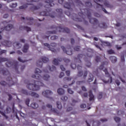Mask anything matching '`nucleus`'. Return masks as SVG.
I'll list each match as a JSON object with an SVG mask.
<instances>
[{
    "label": "nucleus",
    "instance_id": "37",
    "mask_svg": "<svg viewBox=\"0 0 126 126\" xmlns=\"http://www.w3.org/2000/svg\"><path fill=\"white\" fill-rule=\"evenodd\" d=\"M84 57V55L82 54H79L77 56V60H79L80 61V63H81V60H80L81 59H82Z\"/></svg>",
    "mask_w": 126,
    "mask_h": 126
},
{
    "label": "nucleus",
    "instance_id": "26",
    "mask_svg": "<svg viewBox=\"0 0 126 126\" xmlns=\"http://www.w3.org/2000/svg\"><path fill=\"white\" fill-rule=\"evenodd\" d=\"M40 59L44 63H47L49 62V58H46V57H42Z\"/></svg>",
    "mask_w": 126,
    "mask_h": 126
},
{
    "label": "nucleus",
    "instance_id": "58",
    "mask_svg": "<svg viewBox=\"0 0 126 126\" xmlns=\"http://www.w3.org/2000/svg\"><path fill=\"white\" fill-rule=\"evenodd\" d=\"M76 27L78 28V29H79L80 30H83V28L81 27V26L78 25H75Z\"/></svg>",
    "mask_w": 126,
    "mask_h": 126
},
{
    "label": "nucleus",
    "instance_id": "12",
    "mask_svg": "<svg viewBox=\"0 0 126 126\" xmlns=\"http://www.w3.org/2000/svg\"><path fill=\"white\" fill-rule=\"evenodd\" d=\"M103 71L105 72L106 76H107V77H109V79H108V81H106L103 79L102 80L103 82H104V83H112V82H113V78H112V77H111V75H110V74H109V72H108V69L107 68H105L104 69Z\"/></svg>",
    "mask_w": 126,
    "mask_h": 126
},
{
    "label": "nucleus",
    "instance_id": "41",
    "mask_svg": "<svg viewBox=\"0 0 126 126\" xmlns=\"http://www.w3.org/2000/svg\"><path fill=\"white\" fill-rule=\"evenodd\" d=\"M74 1L76 3H78L79 5H83V3H82V2L80 0H74Z\"/></svg>",
    "mask_w": 126,
    "mask_h": 126
},
{
    "label": "nucleus",
    "instance_id": "64",
    "mask_svg": "<svg viewBox=\"0 0 126 126\" xmlns=\"http://www.w3.org/2000/svg\"><path fill=\"white\" fill-rule=\"evenodd\" d=\"M121 62H125V56L124 55L121 56Z\"/></svg>",
    "mask_w": 126,
    "mask_h": 126
},
{
    "label": "nucleus",
    "instance_id": "51",
    "mask_svg": "<svg viewBox=\"0 0 126 126\" xmlns=\"http://www.w3.org/2000/svg\"><path fill=\"white\" fill-rule=\"evenodd\" d=\"M75 51H80V46H76L74 48Z\"/></svg>",
    "mask_w": 126,
    "mask_h": 126
},
{
    "label": "nucleus",
    "instance_id": "18",
    "mask_svg": "<svg viewBox=\"0 0 126 126\" xmlns=\"http://www.w3.org/2000/svg\"><path fill=\"white\" fill-rule=\"evenodd\" d=\"M1 44L5 47H11V45H12L11 41L8 40H4V41L2 42Z\"/></svg>",
    "mask_w": 126,
    "mask_h": 126
},
{
    "label": "nucleus",
    "instance_id": "46",
    "mask_svg": "<svg viewBox=\"0 0 126 126\" xmlns=\"http://www.w3.org/2000/svg\"><path fill=\"white\" fill-rule=\"evenodd\" d=\"M18 60L19 62H20V63H26V62H27V60H23L20 57L18 58Z\"/></svg>",
    "mask_w": 126,
    "mask_h": 126
},
{
    "label": "nucleus",
    "instance_id": "40",
    "mask_svg": "<svg viewBox=\"0 0 126 126\" xmlns=\"http://www.w3.org/2000/svg\"><path fill=\"white\" fill-rule=\"evenodd\" d=\"M57 68H56V66L52 65V67H49V70L50 71H55Z\"/></svg>",
    "mask_w": 126,
    "mask_h": 126
},
{
    "label": "nucleus",
    "instance_id": "16",
    "mask_svg": "<svg viewBox=\"0 0 126 126\" xmlns=\"http://www.w3.org/2000/svg\"><path fill=\"white\" fill-rule=\"evenodd\" d=\"M53 92L50 90L44 91L42 92V95L46 98H49L50 99H53L52 97H50L51 95H52Z\"/></svg>",
    "mask_w": 126,
    "mask_h": 126
},
{
    "label": "nucleus",
    "instance_id": "6",
    "mask_svg": "<svg viewBox=\"0 0 126 126\" xmlns=\"http://www.w3.org/2000/svg\"><path fill=\"white\" fill-rule=\"evenodd\" d=\"M94 1L97 4L96 8H99V7H100L101 8H102V10L104 11L105 13H108V12L107 11V10H106L104 7H103L102 5L100 4L97 2H104V4L106 7H109L110 8L112 7L111 5L109 3V1L107 0H105L104 1H103V0H94Z\"/></svg>",
    "mask_w": 126,
    "mask_h": 126
},
{
    "label": "nucleus",
    "instance_id": "23",
    "mask_svg": "<svg viewBox=\"0 0 126 126\" xmlns=\"http://www.w3.org/2000/svg\"><path fill=\"white\" fill-rule=\"evenodd\" d=\"M2 109H3V107H1V103L0 102V110H2ZM0 114H1L2 116H3V117L5 118L6 120H7L8 119V117H7V116H6L5 114H4L3 112H1L0 110Z\"/></svg>",
    "mask_w": 126,
    "mask_h": 126
},
{
    "label": "nucleus",
    "instance_id": "39",
    "mask_svg": "<svg viewBox=\"0 0 126 126\" xmlns=\"http://www.w3.org/2000/svg\"><path fill=\"white\" fill-rule=\"evenodd\" d=\"M85 5L88 7H92V3H91V2H85Z\"/></svg>",
    "mask_w": 126,
    "mask_h": 126
},
{
    "label": "nucleus",
    "instance_id": "10",
    "mask_svg": "<svg viewBox=\"0 0 126 126\" xmlns=\"http://www.w3.org/2000/svg\"><path fill=\"white\" fill-rule=\"evenodd\" d=\"M63 62L65 63H70V60H69V59H67L66 58H64L63 59L59 58L58 60L56 59H54L53 61V63L55 65H59V63L61 62H63Z\"/></svg>",
    "mask_w": 126,
    "mask_h": 126
},
{
    "label": "nucleus",
    "instance_id": "20",
    "mask_svg": "<svg viewBox=\"0 0 126 126\" xmlns=\"http://www.w3.org/2000/svg\"><path fill=\"white\" fill-rule=\"evenodd\" d=\"M20 30H26L27 32H28L29 31H31V28L27 26H26V27L20 26Z\"/></svg>",
    "mask_w": 126,
    "mask_h": 126
},
{
    "label": "nucleus",
    "instance_id": "34",
    "mask_svg": "<svg viewBox=\"0 0 126 126\" xmlns=\"http://www.w3.org/2000/svg\"><path fill=\"white\" fill-rule=\"evenodd\" d=\"M36 66H38V67H42L43 66V62L41 61H38L36 63Z\"/></svg>",
    "mask_w": 126,
    "mask_h": 126
},
{
    "label": "nucleus",
    "instance_id": "7",
    "mask_svg": "<svg viewBox=\"0 0 126 126\" xmlns=\"http://www.w3.org/2000/svg\"><path fill=\"white\" fill-rule=\"evenodd\" d=\"M32 5L31 7V9L32 10H37L39 9V8H40L41 7L43 6V4H42V3L38 4L37 6H35L31 3H30V4L27 3V4H24L22 6H20L19 8H20V9H25V8H27L28 7V5Z\"/></svg>",
    "mask_w": 126,
    "mask_h": 126
},
{
    "label": "nucleus",
    "instance_id": "32",
    "mask_svg": "<svg viewBox=\"0 0 126 126\" xmlns=\"http://www.w3.org/2000/svg\"><path fill=\"white\" fill-rule=\"evenodd\" d=\"M109 59L110 61H111L112 63H113L117 62V57L115 56H110L109 57Z\"/></svg>",
    "mask_w": 126,
    "mask_h": 126
},
{
    "label": "nucleus",
    "instance_id": "47",
    "mask_svg": "<svg viewBox=\"0 0 126 126\" xmlns=\"http://www.w3.org/2000/svg\"><path fill=\"white\" fill-rule=\"evenodd\" d=\"M58 37L56 35H53L51 37L50 39L51 40H57L58 39Z\"/></svg>",
    "mask_w": 126,
    "mask_h": 126
},
{
    "label": "nucleus",
    "instance_id": "9",
    "mask_svg": "<svg viewBox=\"0 0 126 126\" xmlns=\"http://www.w3.org/2000/svg\"><path fill=\"white\" fill-rule=\"evenodd\" d=\"M21 93L26 95L27 96H32V97H34V98H39V94H36L35 92H28L24 89H22L21 91Z\"/></svg>",
    "mask_w": 126,
    "mask_h": 126
},
{
    "label": "nucleus",
    "instance_id": "43",
    "mask_svg": "<svg viewBox=\"0 0 126 126\" xmlns=\"http://www.w3.org/2000/svg\"><path fill=\"white\" fill-rule=\"evenodd\" d=\"M107 52L109 55H112L113 54H115V52L114 51V50H113L112 49H110L109 50H108Z\"/></svg>",
    "mask_w": 126,
    "mask_h": 126
},
{
    "label": "nucleus",
    "instance_id": "3",
    "mask_svg": "<svg viewBox=\"0 0 126 126\" xmlns=\"http://www.w3.org/2000/svg\"><path fill=\"white\" fill-rule=\"evenodd\" d=\"M0 72H2L3 75L4 76H8V77L6 78V81L7 83L5 82L4 81H1L0 82V84L2 85V86H6V87H11L12 85H15L16 83H17V79L14 78L15 81H13V79L11 78L10 77V73L8 70L4 69L0 67Z\"/></svg>",
    "mask_w": 126,
    "mask_h": 126
},
{
    "label": "nucleus",
    "instance_id": "27",
    "mask_svg": "<svg viewBox=\"0 0 126 126\" xmlns=\"http://www.w3.org/2000/svg\"><path fill=\"white\" fill-rule=\"evenodd\" d=\"M31 107L32 108V109H37V108L39 107V105H38L37 103L33 102L31 104Z\"/></svg>",
    "mask_w": 126,
    "mask_h": 126
},
{
    "label": "nucleus",
    "instance_id": "25",
    "mask_svg": "<svg viewBox=\"0 0 126 126\" xmlns=\"http://www.w3.org/2000/svg\"><path fill=\"white\" fill-rule=\"evenodd\" d=\"M93 80H94V76H93V74L90 73L89 78L88 79V82H92Z\"/></svg>",
    "mask_w": 126,
    "mask_h": 126
},
{
    "label": "nucleus",
    "instance_id": "4",
    "mask_svg": "<svg viewBox=\"0 0 126 126\" xmlns=\"http://www.w3.org/2000/svg\"><path fill=\"white\" fill-rule=\"evenodd\" d=\"M57 0H45L46 3L47 4L44 6L45 7V11L41 12L40 13V15L42 16H50L52 18H55V15H52L51 11H52V9L50 7L54 6L55 5V1Z\"/></svg>",
    "mask_w": 126,
    "mask_h": 126
},
{
    "label": "nucleus",
    "instance_id": "11",
    "mask_svg": "<svg viewBox=\"0 0 126 126\" xmlns=\"http://www.w3.org/2000/svg\"><path fill=\"white\" fill-rule=\"evenodd\" d=\"M44 45L45 46V47H47V48H48V49H49L50 51H51V52L56 53L57 50L55 48H51V47L56 48V47H57V43L54 42L51 43L50 45L48 43H44Z\"/></svg>",
    "mask_w": 126,
    "mask_h": 126
},
{
    "label": "nucleus",
    "instance_id": "1",
    "mask_svg": "<svg viewBox=\"0 0 126 126\" xmlns=\"http://www.w3.org/2000/svg\"><path fill=\"white\" fill-rule=\"evenodd\" d=\"M43 72H44V75L42 77L40 73H42V71L40 70V69L36 68L34 71L35 74L32 75V78H34L35 79H37V81L32 80L34 82L33 84H28L27 87L28 89L30 90H32V91H37V90H40V87L41 86L43 87L44 86V83L42 82L43 80H45L46 81H48L49 79H50V75L48 74L49 71L46 70L45 69L43 70Z\"/></svg>",
    "mask_w": 126,
    "mask_h": 126
},
{
    "label": "nucleus",
    "instance_id": "15",
    "mask_svg": "<svg viewBox=\"0 0 126 126\" xmlns=\"http://www.w3.org/2000/svg\"><path fill=\"white\" fill-rule=\"evenodd\" d=\"M61 49L65 54H66V55H68L69 56H71V55H72V51H71V47L70 46H69V48H68V50H66L65 47L63 46H61Z\"/></svg>",
    "mask_w": 126,
    "mask_h": 126
},
{
    "label": "nucleus",
    "instance_id": "33",
    "mask_svg": "<svg viewBox=\"0 0 126 126\" xmlns=\"http://www.w3.org/2000/svg\"><path fill=\"white\" fill-rule=\"evenodd\" d=\"M99 26L100 27V28H103V29L107 28V25L105 23H102L99 24Z\"/></svg>",
    "mask_w": 126,
    "mask_h": 126
},
{
    "label": "nucleus",
    "instance_id": "44",
    "mask_svg": "<svg viewBox=\"0 0 126 126\" xmlns=\"http://www.w3.org/2000/svg\"><path fill=\"white\" fill-rule=\"evenodd\" d=\"M64 81H70L71 80V78L70 77H65L63 78Z\"/></svg>",
    "mask_w": 126,
    "mask_h": 126
},
{
    "label": "nucleus",
    "instance_id": "54",
    "mask_svg": "<svg viewBox=\"0 0 126 126\" xmlns=\"http://www.w3.org/2000/svg\"><path fill=\"white\" fill-rule=\"evenodd\" d=\"M61 99L62 101H66L67 100V96H63L61 97Z\"/></svg>",
    "mask_w": 126,
    "mask_h": 126
},
{
    "label": "nucleus",
    "instance_id": "56",
    "mask_svg": "<svg viewBox=\"0 0 126 126\" xmlns=\"http://www.w3.org/2000/svg\"><path fill=\"white\" fill-rule=\"evenodd\" d=\"M65 14L66 15H67V16H68L69 17H70V16L71 15L69 11H65Z\"/></svg>",
    "mask_w": 126,
    "mask_h": 126
},
{
    "label": "nucleus",
    "instance_id": "49",
    "mask_svg": "<svg viewBox=\"0 0 126 126\" xmlns=\"http://www.w3.org/2000/svg\"><path fill=\"white\" fill-rule=\"evenodd\" d=\"M6 52H7V51L5 50H1L0 51V55L1 56L2 55V54H6Z\"/></svg>",
    "mask_w": 126,
    "mask_h": 126
},
{
    "label": "nucleus",
    "instance_id": "62",
    "mask_svg": "<svg viewBox=\"0 0 126 126\" xmlns=\"http://www.w3.org/2000/svg\"><path fill=\"white\" fill-rule=\"evenodd\" d=\"M56 11L57 12H59V13H61V14L63 13V9H57Z\"/></svg>",
    "mask_w": 126,
    "mask_h": 126
},
{
    "label": "nucleus",
    "instance_id": "53",
    "mask_svg": "<svg viewBox=\"0 0 126 126\" xmlns=\"http://www.w3.org/2000/svg\"><path fill=\"white\" fill-rule=\"evenodd\" d=\"M39 0H28L27 2H37L39 1Z\"/></svg>",
    "mask_w": 126,
    "mask_h": 126
},
{
    "label": "nucleus",
    "instance_id": "13",
    "mask_svg": "<svg viewBox=\"0 0 126 126\" xmlns=\"http://www.w3.org/2000/svg\"><path fill=\"white\" fill-rule=\"evenodd\" d=\"M12 28H13V26L11 24H9L5 27H2L0 29L1 31H0V34L1 33L3 30H5V31H10ZM1 39H2V36L0 34V40H1Z\"/></svg>",
    "mask_w": 126,
    "mask_h": 126
},
{
    "label": "nucleus",
    "instance_id": "55",
    "mask_svg": "<svg viewBox=\"0 0 126 126\" xmlns=\"http://www.w3.org/2000/svg\"><path fill=\"white\" fill-rule=\"evenodd\" d=\"M6 94L8 96L9 98H8V100L10 101V100H11V99H12V96L11 95V94H8V93H6Z\"/></svg>",
    "mask_w": 126,
    "mask_h": 126
},
{
    "label": "nucleus",
    "instance_id": "59",
    "mask_svg": "<svg viewBox=\"0 0 126 126\" xmlns=\"http://www.w3.org/2000/svg\"><path fill=\"white\" fill-rule=\"evenodd\" d=\"M58 2L63 5V2H64V0H58Z\"/></svg>",
    "mask_w": 126,
    "mask_h": 126
},
{
    "label": "nucleus",
    "instance_id": "31",
    "mask_svg": "<svg viewBox=\"0 0 126 126\" xmlns=\"http://www.w3.org/2000/svg\"><path fill=\"white\" fill-rule=\"evenodd\" d=\"M108 63H109L108 62H103L101 65L99 66V69H101V70L103 69V68H104V66L108 65Z\"/></svg>",
    "mask_w": 126,
    "mask_h": 126
},
{
    "label": "nucleus",
    "instance_id": "24",
    "mask_svg": "<svg viewBox=\"0 0 126 126\" xmlns=\"http://www.w3.org/2000/svg\"><path fill=\"white\" fill-rule=\"evenodd\" d=\"M89 97H90V98H89V100L90 101H94V95H93V94L92 93V91H90L89 92Z\"/></svg>",
    "mask_w": 126,
    "mask_h": 126
},
{
    "label": "nucleus",
    "instance_id": "63",
    "mask_svg": "<svg viewBox=\"0 0 126 126\" xmlns=\"http://www.w3.org/2000/svg\"><path fill=\"white\" fill-rule=\"evenodd\" d=\"M80 107L82 109H85V108H86V104H82L80 105Z\"/></svg>",
    "mask_w": 126,
    "mask_h": 126
},
{
    "label": "nucleus",
    "instance_id": "17",
    "mask_svg": "<svg viewBox=\"0 0 126 126\" xmlns=\"http://www.w3.org/2000/svg\"><path fill=\"white\" fill-rule=\"evenodd\" d=\"M88 74V71H85L83 74V71L81 70L78 72V76L79 77H81V76H83L84 79H86V77H87V75Z\"/></svg>",
    "mask_w": 126,
    "mask_h": 126
},
{
    "label": "nucleus",
    "instance_id": "42",
    "mask_svg": "<svg viewBox=\"0 0 126 126\" xmlns=\"http://www.w3.org/2000/svg\"><path fill=\"white\" fill-rule=\"evenodd\" d=\"M114 120L116 123H120V121H121V118H119L118 117H114Z\"/></svg>",
    "mask_w": 126,
    "mask_h": 126
},
{
    "label": "nucleus",
    "instance_id": "60",
    "mask_svg": "<svg viewBox=\"0 0 126 126\" xmlns=\"http://www.w3.org/2000/svg\"><path fill=\"white\" fill-rule=\"evenodd\" d=\"M67 91L68 93H69V94H73L74 93L73 91L71 90V89H68Z\"/></svg>",
    "mask_w": 126,
    "mask_h": 126
},
{
    "label": "nucleus",
    "instance_id": "28",
    "mask_svg": "<svg viewBox=\"0 0 126 126\" xmlns=\"http://www.w3.org/2000/svg\"><path fill=\"white\" fill-rule=\"evenodd\" d=\"M101 125V123H100L98 121H93V126H99Z\"/></svg>",
    "mask_w": 126,
    "mask_h": 126
},
{
    "label": "nucleus",
    "instance_id": "50",
    "mask_svg": "<svg viewBox=\"0 0 126 126\" xmlns=\"http://www.w3.org/2000/svg\"><path fill=\"white\" fill-rule=\"evenodd\" d=\"M100 58L98 56H96L95 58V61L96 62V63H99L100 62Z\"/></svg>",
    "mask_w": 126,
    "mask_h": 126
},
{
    "label": "nucleus",
    "instance_id": "30",
    "mask_svg": "<svg viewBox=\"0 0 126 126\" xmlns=\"http://www.w3.org/2000/svg\"><path fill=\"white\" fill-rule=\"evenodd\" d=\"M46 106L47 107V108H51L52 112H54V113H58V110H57V109L52 108V105L48 104L46 105Z\"/></svg>",
    "mask_w": 126,
    "mask_h": 126
},
{
    "label": "nucleus",
    "instance_id": "52",
    "mask_svg": "<svg viewBox=\"0 0 126 126\" xmlns=\"http://www.w3.org/2000/svg\"><path fill=\"white\" fill-rule=\"evenodd\" d=\"M103 44L104 45V46H107V47H109L110 46L111 44H110V43L108 42H104L103 43Z\"/></svg>",
    "mask_w": 126,
    "mask_h": 126
},
{
    "label": "nucleus",
    "instance_id": "48",
    "mask_svg": "<svg viewBox=\"0 0 126 126\" xmlns=\"http://www.w3.org/2000/svg\"><path fill=\"white\" fill-rule=\"evenodd\" d=\"M70 66L73 69H74V68H76V64L75 63H71Z\"/></svg>",
    "mask_w": 126,
    "mask_h": 126
},
{
    "label": "nucleus",
    "instance_id": "38",
    "mask_svg": "<svg viewBox=\"0 0 126 126\" xmlns=\"http://www.w3.org/2000/svg\"><path fill=\"white\" fill-rule=\"evenodd\" d=\"M9 6L11 8H14L17 6V3H12L10 4Z\"/></svg>",
    "mask_w": 126,
    "mask_h": 126
},
{
    "label": "nucleus",
    "instance_id": "29",
    "mask_svg": "<svg viewBox=\"0 0 126 126\" xmlns=\"http://www.w3.org/2000/svg\"><path fill=\"white\" fill-rule=\"evenodd\" d=\"M57 92L59 95H63L64 94V91L62 88H59L57 90Z\"/></svg>",
    "mask_w": 126,
    "mask_h": 126
},
{
    "label": "nucleus",
    "instance_id": "22",
    "mask_svg": "<svg viewBox=\"0 0 126 126\" xmlns=\"http://www.w3.org/2000/svg\"><path fill=\"white\" fill-rule=\"evenodd\" d=\"M13 46L14 47V48H15V49H20V48H21V47H22V45H21L20 43L16 42H14L13 43Z\"/></svg>",
    "mask_w": 126,
    "mask_h": 126
},
{
    "label": "nucleus",
    "instance_id": "21",
    "mask_svg": "<svg viewBox=\"0 0 126 126\" xmlns=\"http://www.w3.org/2000/svg\"><path fill=\"white\" fill-rule=\"evenodd\" d=\"M29 49V45L28 44H25L24 46L23 52V53H27Z\"/></svg>",
    "mask_w": 126,
    "mask_h": 126
},
{
    "label": "nucleus",
    "instance_id": "57",
    "mask_svg": "<svg viewBox=\"0 0 126 126\" xmlns=\"http://www.w3.org/2000/svg\"><path fill=\"white\" fill-rule=\"evenodd\" d=\"M10 112H11V108H10V107H7L6 108V112L8 114H9V113H10Z\"/></svg>",
    "mask_w": 126,
    "mask_h": 126
},
{
    "label": "nucleus",
    "instance_id": "61",
    "mask_svg": "<svg viewBox=\"0 0 126 126\" xmlns=\"http://www.w3.org/2000/svg\"><path fill=\"white\" fill-rule=\"evenodd\" d=\"M86 66H88V67H90V66H91V63H90V61L87 62V63H86Z\"/></svg>",
    "mask_w": 126,
    "mask_h": 126
},
{
    "label": "nucleus",
    "instance_id": "14",
    "mask_svg": "<svg viewBox=\"0 0 126 126\" xmlns=\"http://www.w3.org/2000/svg\"><path fill=\"white\" fill-rule=\"evenodd\" d=\"M21 20H25V22H27L28 25H32L33 24V22L34 21V18L32 17H26V19L24 17H21Z\"/></svg>",
    "mask_w": 126,
    "mask_h": 126
},
{
    "label": "nucleus",
    "instance_id": "45",
    "mask_svg": "<svg viewBox=\"0 0 126 126\" xmlns=\"http://www.w3.org/2000/svg\"><path fill=\"white\" fill-rule=\"evenodd\" d=\"M26 104L29 107V103H30V99L29 98H27L25 101Z\"/></svg>",
    "mask_w": 126,
    "mask_h": 126
},
{
    "label": "nucleus",
    "instance_id": "19",
    "mask_svg": "<svg viewBox=\"0 0 126 126\" xmlns=\"http://www.w3.org/2000/svg\"><path fill=\"white\" fill-rule=\"evenodd\" d=\"M73 3L65 2L63 5V7L64 8H67L68 10H70V11H72V8H71V5H72Z\"/></svg>",
    "mask_w": 126,
    "mask_h": 126
},
{
    "label": "nucleus",
    "instance_id": "8",
    "mask_svg": "<svg viewBox=\"0 0 126 126\" xmlns=\"http://www.w3.org/2000/svg\"><path fill=\"white\" fill-rule=\"evenodd\" d=\"M6 66L7 67H12L15 69L17 73H19V71H18V62L14 61L13 62H11L8 61L6 63Z\"/></svg>",
    "mask_w": 126,
    "mask_h": 126
},
{
    "label": "nucleus",
    "instance_id": "5",
    "mask_svg": "<svg viewBox=\"0 0 126 126\" xmlns=\"http://www.w3.org/2000/svg\"><path fill=\"white\" fill-rule=\"evenodd\" d=\"M51 29H56V31H53L52 32H48L49 34H56L59 30V32H63V33H68L70 32V30L67 28H64L63 27H56V26H52L51 27Z\"/></svg>",
    "mask_w": 126,
    "mask_h": 126
},
{
    "label": "nucleus",
    "instance_id": "36",
    "mask_svg": "<svg viewBox=\"0 0 126 126\" xmlns=\"http://www.w3.org/2000/svg\"><path fill=\"white\" fill-rule=\"evenodd\" d=\"M8 60L7 58H0V64L1 63L3 62H7Z\"/></svg>",
    "mask_w": 126,
    "mask_h": 126
},
{
    "label": "nucleus",
    "instance_id": "2",
    "mask_svg": "<svg viewBox=\"0 0 126 126\" xmlns=\"http://www.w3.org/2000/svg\"><path fill=\"white\" fill-rule=\"evenodd\" d=\"M84 12H82L81 13H79L78 15H79V18H74L72 17V19L74 21H77L78 22H81L83 21L85 25H88V22L85 20L84 18V13H87V15L88 19L89 20L90 23L91 24H94V25H96L98 24V20L95 18L91 17V12L93 10L90 9V8L85 9Z\"/></svg>",
    "mask_w": 126,
    "mask_h": 126
},
{
    "label": "nucleus",
    "instance_id": "35",
    "mask_svg": "<svg viewBox=\"0 0 126 126\" xmlns=\"http://www.w3.org/2000/svg\"><path fill=\"white\" fill-rule=\"evenodd\" d=\"M56 104H57L58 109H62V108H63V106H62V103H61V102L57 101L56 102Z\"/></svg>",
    "mask_w": 126,
    "mask_h": 126
}]
</instances>
